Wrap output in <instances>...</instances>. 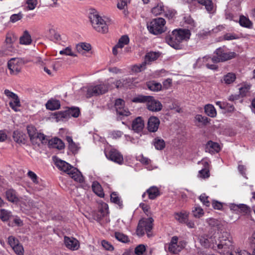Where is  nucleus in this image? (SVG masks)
<instances>
[{
	"mask_svg": "<svg viewBox=\"0 0 255 255\" xmlns=\"http://www.w3.org/2000/svg\"><path fill=\"white\" fill-rule=\"evenodd\" d=\"M239 23L241 26L247 28H251L253 25L250 19L244 15L240 16Z\"/></svg>",
	"mask_w": 255,
	"mask_h": 255,
	"instance_id": "4c0bfd02",
	"label": "nucleus"
},
{
	"mask_svg": "<svg viewBox=\"0 0 255 255\" xmlns=\"http://www.w3.org/2000/svg\"><path fill=\"white\" fill-rule=\"evenodd\" d=\"M66 112L69 118L71 117L77 118L80 113V109L78 108H71L66 110Z\"/></svg>",
	"mask_w": 255,
	"mask_h": 255,
	"instance_id": "a19ab883",
	"label": "nucleus"
},
{
	"mask_svg": "<svg viewBox=\"0 0 255 255\" xmlns=\"http://www.w3.org/2000/svg\"><path fill=\"white\" fill-rule=\"evenodd\" d=\"M15 37L11 34H7L6 36V38L5 40V44L12 45V43L15 41Z\"/></svg>",
	"mask_w": 255,
	"mask_h": 255,
	"instance_id": "4d7b16f0",
	"label": "nucleus"
},
{
	"mask_svg": "<svg viewBox=\"0 0 255 255\" xmlns=\"http://www.w3.org/2000/svg\"><path fill=\"white\" fill-rule=\"evenodd\" d=\"M22 66L21 61L17 58H12L7 63V67L10 74L12 75H16L19 73L21 71Z\"/></svg>",
	"mask_w": 255,
	"mask_h": 255,
	"instance_id": "1a4fd4ad",
	"label": "nucleus"
},
{
	"mask_svg": "<svg viewBox=\"0 0 255 255\" xmlns=\"http://www.w3.org/2000/svg\"><path fill=\"white\" fill-rule=\"evenodd\" d=\"M146 62L143 61L140 64L134 65L132 68V70L136 73L140 72L146 68Z\"/></svg>",
	"mask_w": 255,
	"mask_h": 255,
	"instance_id": "8fccbe9b",
	"label": "nucleus"
},
{
	"mask_svg": "<svg viewBox=\"0 0 255 255\" xmlns=\"http://www.w3.org/2000/svg\"><path fill=\"white\" fill-rule=\"evenodd\" d=\"M133 101L140 103L146 102L147 108L152 112H157L161 111L162 108L161 103L150 96H141L135 98Z\"/></svg>",
	"mask_w": 255,
	"mask_h": 255,
	"instance_id": "39448f33",
	"label": "nucleus"
},
{
	"mask_svg": "<svg viewBox=\"0 0 255 255\" xmlns=\"http://www.w3.org/2000/svg\"><path fill=\"white\" fill-rule=\"evenodd\" d=\"M89 18L93 27L98 32L102 33L108 31L109 21H107L97 13L91 14Z\"/></svg>",
	"mask_w": 255,
	"mask_h": 255,
	"instance_id": "20e7f679",
	"label": "nucleus"
},
{
	"mask_svg": "<svg viewBox=\"0 0 255 255\" xmlns=\"http://www.w3.org/2000/svg\"><path fill=\"white\" fill-rule=\"evenodd\" d=\"M59 53L61 55H69L74 57L77 56L76 55L72 52L71 48L70 47H67L62 50L60 51Z\"/></svg>",
	"mask_w": 255,
	"mask_h": 255,
	"instance_id": "864d4df0",
	"label": "nucleus"
},
{
	"mask_svg": "<svg viewBox=\"0 0 255 255\" xmlns=\"http://www.w3.org/2000/svg\"><path fill=\"white\" fill-rule=\"evenodd\" d=\"M147 86L149 89L153 91H158L161 90L162 87L160 83L154 81L148 82Z\"/></svg>",
	"mask_w": 255,
	"mask_h": 255,
	"instance_id": "79ce46f5",
	"label": "nucleus"
},
{
	"mask_svg": "<svg viewBox=\"0 0 255 255\" xmlns=\"http://www.w3.org/2000/svg\"><path fill=\"white\" fill-rule=\"evenodd\" d=\"M54 116L57 122L63 121L69 118L66 111L57 112L54 114Z\"/></svg>",
	"mask_w": 255,
	"mask_h": 255,
	"instance_id": "c9c22d12",
	"label": "nucleus"
},
{
	"mask_svg": "<svg viewBox=\"0 0 255 255\" xmlns=\"http://www.w3.org/2000/svg\"><path fill=\"white\" fill-rule=\"evenodd\" d=\"M160 121L156 117H151L149 118L147 123V129L150 132H154L158 128Z\"/></svg>",
	"mask_w": 255,
	"mask_h": 255,
	"instance_id": "2eb2a0df",
	"label": "nucleus"
},
{
	"mask_svg": "<svg viewBox=\"0 0 255 255\" xmlns=\"http://www.w3.org/2000/svg\"><path fill=\"white\" fill-rule=\"evenodd\" d=\"M54 160L55 165L59 170L69 175L75 181L79 183L83 182V176L76 168L72 166L66 161L58 158H55Z\"/></svg>",
	"mask_w": 255,
	"mask_h": 255,
	"instance_id": "f257e3e1",
	"label": "nucleus"
},
{
	"mask_svg": "<svg viewBox=\"0 0 255 255\" xmlns=\"http://www.w3.org/2000/svg\"><path fill=\"white\" fill-rule=\"evenodd\" d=\"M13 138L16 142L24 143L25 142V135L19 131L13 132Z\"/></svg>",
	"mask_w": 255,
	"mask_h": 255,
	"instance_id": "473e14b6",
	"label": "nucleus"
},
{
	"mask_svg": "<svg viewBox=\"0 0 255 255\" xmlns=\"http://www.w3.org/2000/svg\"><path fill=\"white\" fill-rule=\"evenodd\" d=\"M8 243L12 248L18 244V241L15 237L10 236L8 238Z\"/></svg>",
	"mask_w": 255,
	"mask_h": 255,
	"instance_id": "052dcab7",
	"label": "nucleus"
},
{
	"mask_svg": "<svg viewBox=\"0 0 255 255\" xmlns=\"http://www.w3.org/2000/svg\"><path fill=\"white\" fill-rule=\"evenodd\" d=\"M10 107L15 111H17V108L20 106V101L18 96L16 98H14L12 101L9 102Z\"/></svg>",
	"mask_w": 255,
	"mask_h": 255,
	"instance_id": "49530a36",
	"label": "nucleus"
},
{
	"mask_svg": "<svg viewBox=\"0 0 255 255\" xmlns=\"http://www.w3.org/2000/svg\"><path fill=\"white\" fill-rule=\"evenodd\" d=\"M113 78H110L108 79V81L110 82V85H111L112 87V85L114 84L118 89L128 87L129 86V84L131 82L129 78L122 79L119 80H117L115 82L113 81Z\"/></svg>",
	"mask_w": 255,
	"mask_h": 255,
	"instance_id": "dca6fc26",
	"label": "nucleus"
},
{
	"mask_svg": "<svg viewBox=\"0 0 255 255\" xmlns=\"http://www.w3.org/2000/svg\"><path fill=\"white\" fill-rule=\"evenodd\" d=\"M206 222L211 228L217 230H221L223 226L220 221L214 218L207 219Z\"/></svg>",
	"mask_w": 255,
	"mask_h": 255,
	"instance_id": "5701e85b",
	"label": "nucleus"
},
{
	"mask_svg": "<svg viewBox=\"0 0 255 255\" xmlns=\"http://www.w3.org/2000/svg\"><path fill=\"white\" fill-rule=\"evenodd\" d=\"M46 107L47 109L55 110L60 108V103L58 100H50L46 104Z\"/></svg>",
	"mask_w": 255,
	"mask_h": 255,
	"instance_id": "cd10ccee",
	"label": "nucleus"
},
{
	"mask_svg": "<svg viewBox=\"0 0 255 255\" xmlns=\"http://www.w3.org/2000/svg\"><path fill=\"white\" fill-rule=\"evenodd\" d=\"M146 193L150 199H155L160 194L158 189L155 186H152L146 190Z\"/></svg>",
	"mask_w": 255,
	"mask_h": 255,
	"instance_id": "a878e982",
	"label": "nucleus"
},
{
	"mask_svg": "<svg viewBox=\"0 0 255 255\" xmlns=\"http://www.w3.org/2000/svg\"><path fill=\"white\" fill-rule=\"evenodd\" d=\"M208 197L205 194H202L200 196L199 199L203 204L209 207L210 205L209 201L208 200Z\"/></svg>",
	"mask_w": 255,
	"mask_h": 255,
	"instance_id": "e2e57ef3",
	"label": "nucleus"
},
{
	"mask_svg": "<svg viewBox=\"0 0 255 255\" xmlns=\"http://www.w3.org/2000/svg\"><path fill=\"white\" fill-rule=\"evenodd\" d=\"M215 53L216 56H214L212 58L206 56L203 57V59L206 60L207 61H208V60H211L213 63H216L219 62H222L232 59L236 57L237 56V54L235 52H226L221 47L217 49Z\"/></svg>",
	"mask_w": 255,
	"mask_h": 255,
	"instance_id": "7ed1b4c3",
	"label": "nucleus"
},
{
	"mask_svg": "<svg viewBox=\"0 0 255 255\" xmlns=\"http://www.w3.org/2000/svg\"><path fill=\"white\" fill-rule=\"evenodd\" d=\"M174 217L176 220L181 223H185L188 221V213L181 212L175 214Z\"/></svg>",
	"mask_w": 255,
	"mask_h": 255,
	"instance_id": "bb28decb",
	"label": "nucleus"
},
{
	"mask_svg": "<svg viewBox=\"0 0 255 255\" xmlns=\"http://www.w3.org/2000/svg\"><path fill=\"white\" fill-rule=\"evenodd\" d=\"M145 251V247L143 245H139L134 250V253L136 255H142Z\"/></svg>",
	"mask_w": 255,
	"mask_h": 255,
	"instance_id": "5fc2aeb1",
	"label": "nucleus"
},
{
	"mask_svg": "<svg viewBox=\"0 0 255 255\" xmlns=\"http://www.w3.org/2000/svg\"><path fill=\"white\" fill-rule=\"evenodd\" d=\"M165 20L164 18L159 17L152 20L147 24L149 31L154 35L161 34L165 30Z\"/></svg>",
	"mask_w": 255,
	"mask_h": 255,
	"instance_id": "0eeeda50",
	"label": "nucleus"
},
{
	"mask_svg": "<svg viewBox=\"0 0 255 255\" xmlns=\"http://www.w3.org/2000/svg\"><path fill=\"white\" fill-rule=\"evenodd\" d=\"M220 149V145L218 143L212 141H208L206 145V151L209 152L212 154L218 152Z\"/></svg>",
	"mask_w": 255,
	"mask_h": 255,
	"instance_id": "aec40b11",
	"label": "nucleus"
},
{
	"mask_svg": "<svg viewBox=\"0 0 255 255\" xmlns=\"http://www.w3.org/2000/svg\"><path fill=\"white\" fill-rule=\"evenodd\" d=\"M5 195L6 199L10 202L16 203L19 200L17 193L13 189H10L7 190Z\"/></svg>",
	"mask_w": 255,
	"mask_h": 255,
	"instance_id": "4be33fe9",
	"label": "nucleus"
},
{
	"mask_svg": "<svg viewBox=\"0 0 255 255\" xmlns=\"http://www.w3.org/2000/svg\"><path fill=\"white\" fill-rule=\"evenodd\" d=\"M111 88L108 80L105 83H101L95 86H90L83 88L87 98H90L93 96H97L107 93L109 88Z\"/></svg>",
	"mask_w": 255,
	"mask_h": 255,
	"instance_id": "f03ea898",
	"label": "nucleus"
},
{
	"mask_svg": "<svg viewBox=\"0 0 255 255\" xmlns=\"http://www.w3.org/2000/svg\"><path fill=\"white\" fill-rule=\"evenodd\" d=\"M111 200L112 202L118 205L120 208H122V201H121L120 198L115 192H113L111 194Z\"/></svg>",
	"mask_w": 255,
	"mask_h": 255,
	"instance_id": "c03bdc74",
	"label": "nucleus"
},
{
	"mask_svg": "<svg viewBox=\"0 0 255 255\" xmlns=\"http://www.w3.org/2000/svg\"><path fill=\"white\" fill-rule=\"evenodd\" d=\"M173 31L176 34L180 43L184 41H187L190 38L191 33L188 29H175Z\"/></svg>",
	"mask_w": 255,
	"mask_h": 255,
	"instance_id": "ddd939ff",
	"label": "nucleus"
},
{
	"mask_svg": "<svg viewBox=\"0 0 255 255\" xmlns=\"http://www.w3.org/2000/svg\"><path fill=\"white\" fill-rule=\"evenodd\" d=\"M27 130L30 138L37 132L36 129L32 126H27Z\"/></svg>",
	"mask_w": 255,
	"mask_h": 255,
	"instance_id": "bf43d9fd",
	"label": "nucleus"
},
{
	"mask_svg": "<svg viewBox=\"0 0 255 255\" xmlns=\"http://www.w3.org/2000/svg\"><path fill=\"white\" fill-rule=\"evenodd\" d=\"M76 49L81 55L87 56L86 53L91 50V45L88 43L82 42L77 45Z\"/></svg>",
	"mask_w": 255,
	"mask_h": 255,
	"instance_id": "6ab92c4d",
	"label": "nucleus"
},
{
	"mask_svg": "<svg viewBox=\"0 0 255 255\" xmlns=\"http://www.w3.org/2000/svg\"><path fill=\"white\" fill-rule=\"evenodd\" d=\"M102 247L106 250L113 251L114 250L113 246L108 241L103 240L101 242Z\"/></svg>",
	"mask_w": 255,
	"mask_h": 255,
	"instance_id": "13d9d810",
	"label": "nucleus"
},
{
	"mask_svg": "<svg viewBox=\"0 0 255 255\" xmlns=\"http://www.w3.org/2000/svg\"><path fill=\"white\" fill-rule=\"evenodd\" d=\"M203 210L200 207L195 206L192 210V214L195 218H199L204 215Z\"/></svg>",
	"mask_w": 255,
	"mask_h": 255,
	"instance_id": "a18cd8bd",
	"label": "nucleus"
},
{
	"mask_svg": "<svg viewBox=\"0 0 255 255\" xmlns=\"http://www.w3.org/2000/svg\"><path fill=\"white\" fill-rule=\"evenodd\" d=\"M198 2L205 6L209 12H212L214 9L213 3L211 0H196Z\"/></svg>",
	"mask_w": 255,
	"mask_h": 255,
	"instance_id": "7c9ffc66",
	"label": "nucleus"
},
{
	"mask_svg": "<svg viewBox=\"0 0 255 255\" xmlns=\"http://www.w3.org/2000/svg\"><path fill=\"white\" fill-rule=\"evenodd\" d=\"M12 215L10 212L5 210H0V219L4 222L8 221L11 217Z\"/></svg>",
	"mask_w": 255,
	"mask_h": 255,
	"instance_id": "ea45409f",
	"label": "nucleus"
},
{
	"mask_svg": "<svg viewBox=\"0 0 255 255\" xmlns=\"http://www.w3.org/2000/svg\"><path fill=\"white\" fill-rule=\"evenodd\" d=\"M99 212L101 213V217H104L108 213V206L107 204L104 203L102 204L99 208Z\"/></svg>",
	"mask_w": 255,
	"mask_h": 255,
	"instance_id": "3c124183",
	"label": "nucleus"
},
{
	"mask_svg": "<svg viewBox=\"0 0 255 255\" xmlns=\"http://www.w3.org/2000/svg\"><path fill=\"white\" fill-rule=\"evenodd\" d=\"M27 175L32 180L33 183L36 184L38 183L37 176L35 173L31 171H29L27 173Z\"/></svg>",
	"mask_w": 255,
	"mask_h": 255,
	"instance_id": "69168bd1",
	"label": "nucleus"
},
{
	"mask_svg": "<svg viewBox=\"0 0 255 255\" xmlns=\"http://www.w3.org/2000/svg\"><path fill=\"white\" fill-rule=\"evenodd\" d=\"M153 219L152 218L143 219L139 221L136 229V234L138 236H142L146 232L148 237L151 236V231L153 228Z\"/></svg>",
	"mask_w": 255,
	"mask_h": 255,
	"instance_id": "423d86ee",
	"label": "nucleus"
},
{
	"mask_svg": "<svg viewBox=\"0 0 255 255\" xmlns=\"http://www.w3.org/2000/svg\"><path fill=\"white\" fill-rule=\"evenodd\" d=\"M129 0H119L117 7L120 9H125Z\"/></svg>",
	"mask_w": 255,
	"mask_h": 255,
	"instance_id": "0e129e2a",
	"label": "nucleus"
},
{
	"mask_svg": "<svg viewBox=\"0 0 255 255\" xmlns=\"http://www.w3.org/2000/svg\"><path fill=\"white\" fill-rule=\"evenodd\" d=\"M48 144L51 147L57 148L59 150L63 149L65 147V144L62 140L57 137L49 140L48 141Z\"/></svg>",
	"mask_w": 255,
	"mask_h": 255,
	"instance_id": "412c9836",
	"label": "nucleus"
},
{
	"mask_svg": "<svg viewBox=\"0 0 255 255\" xmlns=\"http://www.w3.org/2000/svg\"><path fill=\"white\" fill-rule=\"evenodd\" d=\"M115 108L117 114L123 116H128L130 114L129 111L125 107V101L121 99L115 101Z\"/></svg>",
	"mask_w": 255,
	"mask_h": 255,
	"instance_id": "9b49d317",
	"label": "nucleus"
},
{
	"mask_svg": "<svg viewBox=\"0 0 255 255\" xmlns=\"http://www.w3.org/2000/svg\"><path fill=\"white\" fill-rule=\"evenodd\" d=\"M66 139L68 143L69 149L72 153H76L79 148L78 146L73 141L72 137L67 136Z\"/></svg>",
	"mask_w": 255,
	"mask_h": 255,
	"instance_id": "c85d7f7f",
	"label": "nucleus"
},
{
	"mask_svg": "<svg viewBox=\"0 0 255 255\" xmlns=\"http://www.w3.org/2000/svg\"><path fill=\"white\" fill-rule=\"evenodd\" d=\"M14 51V48L12 45H8L4 44L0 50V56L10 55Z\"/></svg>",
	"mask_w": 255,
	"mask_h": 255,
	"instance_id": "b1692460",
	"label": "nucleus"
},
{
	"mask_svg": "<svg viewBox=\"0 0 255 255\" xmlns=\"http://www.w3.org/2000/svg\"><path fill=\"white\" fill-rule=\"evenodd\" d=\"M165 40L168 44L173 48L176 49L180 48V43L173 31L166 36Z\"/></svg>",
	"mask_w": 255,
	"mask_h": 255,
	"instance_id": "4468645a",
	"label": "nucleus"
},
{
	"mask_svg": "<svg viewBox=\"0 0 255 255\" xmlns=\"http://www.w3.org/2000/svg\"><path fill=\"white\" fill-rule=\"evenodd\" d=\"M22 17V14L21 12L17 14H14L10 16V21L12 22H15L20 20Z\"/></svg>",
	"mask_w": 255,
	"mask_h": 255,
	"instance_id": "774afa93",
	"label": "nucleus"
},
{
	"mask_svg": "<svg viewBox=\"0 0 255 255\" xmlns=\"http://www.w3.org/2000/svg\"><path fill=\"white\" fill-rule=\"evenodd\" d=\"M43 138V134L41 133L37 132L34 136L30 138V140L33 144L37 143L36 140L38 138Z\"/></svg>",
	"mask_w": 255,
	"mask_h": 255,
	"instance_id": "338daca9",
	"label": "nucleus"
},
{
	"mask_svg": "<svg viewBox=\"0 0 255 255\" xmlns=\"http://www.w3.org/2000/svg\"><path fill=\"white\" fill-rule=\"evenodd\" d=\"M16 254L17 255H23L24 249L23 246L19 243L12 248Z\"/></svg>",
	"mask_w": 255,
	"mask_h": 255,
	"instance_id": "603ef678",
	"label": "nucleus"
},
{
	"mask_svg": "<svg viewBox=\"0 0 255 255\" xmlns=\"http://www.w3.org/2000/svg\"><path fill=\"white\" fill-rule=\"evenodd\" d=\"M128 37L127 35H123L119 40L117 46L120 48H122L125 45L128 44Z\"/></svg>",
	"mask_w": 255,
	"mask_h": 255,
	"instance_id": "37998d69",
	"label": "nucleus"
},
{
	"mask_svg": "<svg viewBox=\"0 0 255 255\" xmlns=\"http://www.w3.org/2000/svg\"><path fill=\"white\" fill-rule=\"evenodd\" d=\"M159 56V52H150L145 55L144 61L146 62V64H149L151 62L156 60Z\"/></svg>",
	"mask_w": 255,
	"mask_h": 255,
	"instance_id": "393cba45",
	"label": "nucleus"
},
{
	"mask_svg": "<svg viewBox=\"0 0 255 255\" xmlns=\"http://www.w3.org/2000/svg\"><path fill=\"white\" fill-rule=\"evenodd\" d=\"M64 242L65 247L71 251H76L80 247L79 241L73 237L64 236Z\"/></svg>",
	"mask_w": 255,
	"mask_h": 255,
	"instance_id": "f8f14e48",
	"label": "nucleus"
},
{
	"mask_svg": "<svg viewBox=\"0 0 255 255\" xmlns=\"http://www.w3.org/2000/svg\"><path fill=\"white\" fill-rule=\"evenodd\" d=\"M20 43L22 44H29L31 42V36L27 31H25L23 35L20 38Z\"/></svg>",
	"mask_w": 255,
	"mask_h": 255,
	"instance_id": "e433bc0d",
	"label": "nucleus"
},
{
	"mask_svg": "<svg viewBox=\"0 0 255 255\" xmlns=\"http://www.w3.org/2000/svg\"><path fill=\"white\" fill-rule=\"evenodd\" d=\"M218 248L219 249H223L224 252L228 253H230L233 249V245L229 239L221 240L220 243L218 245Z\"/></svg>",
	"mask_w": 255,
	"mask_h": 255,
	"instance_id": "f3484780",
	"label": "nucleus"
},
{
	"mask_svg": "<svg viewBox=\"0 0 255 255\" xmlns=\"http://www.w3.org/2000/svg\"><path fill=\"white\" fill-rule=\"evenodd\" d=\"M236 75L232 73H229L224 77V80L227 84L233 83L236 79Z\"/></svg>",
	"mask_w": 255,
	"mask_h": 255,
	"instance_id": "09e8293b",
	"label": "nucleus"
},
{
	"mask_svg": "<svg viewBox=\"0 0 255 255\" xmlns=\"http://www.w3.org/2000/svg\"><path fill=\"white\" fill-rule=\"evenodd\" d=\"M205 168L199 172L198 176L203 178H206L209 177V170L208 169L209 164L206 161H202Z\"/></svg>",
	"mask_w": 255,
	"mask_h": 255,
	"instance_id": "2f4dec72",
	"label": "nucleus"
},
{
	"mask_svg": "<svg viewBox=\"0 0 255 255\" xmlns=\"http://www.w3.org/2000/svg\"><path fill=\"white\" fill-rule=\"evenodd\" d=\"M186 246V242L184 241L178 242V238L174 236L172 238L170 243L168 245V251L173 254H178Z\"/></svg>",
	"mask_w": 255,
	"mask_h": 255,
	"instance_id": "6e6552de",
	"label": "nucleus"
},
{
	"mask_svg": "<svg viewBox=\"0 0 255 255\" xmlns=\"http://www.w3.org/2000/svg\"><path fill=\"white\" fill-rule=\"evenodd\" d=\"M195 120L196 122H198L202 126H206L208 123H209L210 121V119L206 117L203 116L201 115H197L195 117Z\"/></svg>",
	"mask_w": 255,
	"mask_h": 255,
	"instance_id": "58836bf2",
	"label": "nucleus"
},
{
	"mask_svg": "<svg viewBox=\"0 0 255 255\" xmlns=\"http://www.w3.org/2000/svg\"><path fill=\"white\" fill-rule=\"evenodd\" d=\"M105 154L109 159L119 164H122L123 163V156L117 150L112 149L108 153Z\"/></svg>",
	"mask_w": 255,
	"mask_h": 255,
	"instance_id": "9d476101",
	"label": "nucleus"
},
{
	"mask_svg": "<svg viewBox=\"0 0 255 255\" xmlns=\"http://www.w3.org/2000/svg\"><path fill=\"white\" fill-rule=\"evenodd\" d=\"M93 191L99 197H103L104 195L101 185L98 182H94L92 184Z\"/></svg>",
	"mask_w": 255,
	"mask_h": 255,
	"instance_id": "72a5a7b5",
	"label": "nucleus"
},
{
	"mask_svg": "<svg viewBox=\"0 0 255 255\" xmlns=\"http://www.w3.org/2000/svg\"><path fill=\"white\" fill-rule=\"evenodd\" d=\"M162 11H163V9L161 5H157L151 9L152 13L155 15L161 14Z\"/></svg>",
	"mask_w": 255,
	"mask_h": 255,
	"instance_id": "680f3d73",
	"label": "nucleus"
},
{
	"mask_svg": "<svg viewBox=\"0 0 255 255\" xmlns=\"http://www.w3.org/2000/svg\"><path fill=\"white\" fill-rule=\"evenodd\" d=\"M204 110L206 114L211 118H214L217 115L216 110L212 105H206L204 107Z\"/></svg>",
	"mask_w": 255,
	"mask_h": 255,
	"instance_id": "c756f323",
	"label": "nucleus"
},
{
	"mask_svg": "<svg viewBox=\"0 0 255 255\" xmlns=\"http://www.w3.org/2000/svg\"><path fill=\"white\" fill-rule=\"evenodd\" d=\"M144 127V121L140 117L136 118L132 122V128L136 132H139L141 131L143 129Z\"/></svg>",
	"mask_w": 255,
	"mask_h": 255,
	"instance_id": "a211bd4d",
	"label": "nucleus"
},
{
	"mask_svg": "<svg viewBox=\"0 0 255 255\" xmlns=\"http://www.w3.org/2000/svg\"><path fill=\"white\" fill-rule=\"evenodd\" d=\"M153 143L155 148L157 150H162L165 146L164 140L159 137L154 138Z\"/></svg>",
	"mask_w": 255,
	"mask_h": 255,
	"instance_id": "f704fd0d",
	"label": "nucleus"
},
{
	"mask_svg": "<svg viewBox=\"0 0 255 255\" xmlns=\"http://www.w3.org/2000/svg\"><path fill=\"white\" fill-rule=\"evenodd\" d=\"M115 237L117 240L123 243H127L128 242V238L127 236L120 232H116Z\"/></svg>",
	"mask_w": 255,
	"mask_h": 255,
	"instance_id": "de8ad7c7",
	"label": "nucleus"
},
{
	"mask_svg": "<svg viewBox=\"0 0 255 255\" xmlns=\"http://www.w3.org/2000/svg\"><path fill=\"white\" fill-rule=\"evenodd\" d=\"M26 3L27 4V8L28 10H33L35 8L37 4V0H26Z\"/></svg>",
	"mask_w": 255,
	"mask_h": 255,
	"instance_id": "6e6d98bb",
	"label": "nucleus"
}]
</instances>
